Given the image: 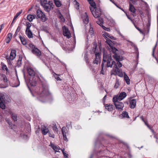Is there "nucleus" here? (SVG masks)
<instances>
[{"mask_svg":"<svg viewBox=\"0 0 158 158\" xmlns=\"http://www.w3.org/2000/svg\"><path fill=\"white\" fill-rule=\"evenodd\" d=\"M122 116L124 117H126L127 118H129L128 113L126 111H124L122 114Z\"/></svg>","mask_w":158,"mask_h":158,"instance_id":"obj_36","label":"nucleus"},{"mask_svg":"<svg viewBox=\"0 0 158 158\" xmlns=\"http://www.w3.org/2000/svg\"><path fill=\"white\" fill-rule=\"evenodd\" d=\"M127 96L126 93L125 92L121 93L119 96H118V98L119 101H121L125 98Z\"/></svg>","mask_w":158,"mask_h":158,"instance_id":"obj_15","label":"nucleus"},{"mask_svg":"<svg viewBox=\"0 0 158 158\" xmlns=\"http://www.w3.org/2000/svg\"><path fill=\"white\" fill-rule=\"evenodd\" d=\"M11 115V116L12 119L15 121L17 120V115L12 113H10Z\"/></svg>","mask_w":158,"mask_h":158,"instance_id":"obj_35","label":"nucleus"},{"mask_svg":"<svg viewBox=\"0 0 158 158\" xmlns=\"http://www.w3.org/2000/svg\"><path fill=\"white\" fill-rule=\"evenodd\" d=\"M106 35L108 37H110V35L108 33H105Z\"/></svg>","mask_w":158,"mask_h":158,"instance_id":"obj_64","label":"nucleus"},{"mask_svg":"<svg viewBox=\"0 0 158 158\" xmlns=\"http://www.w3.org/2000/svg\"><path fill=\"white\" fill-rule=\"evenodd\" d=\"M19 28V27H18L17 29L16 30V31L15 33V34L14 35V36L15 37L17 35V32L19 31L18 30Z\"/></svg>","mask_w":158,"mask_h":158,"instance_id":"obj_55","label":"nucleus"},{"mask_svg":"<svg viewBox=\"0 0 158 158\" xmlns=\"http://www.w3.org/2000/svg\"><path fill=\"white\" fill-rule=\"evenodd\" d=\"M16 51L15 50H12L10 54L9 58L10 60H13L16 56Z\"/></svg>","mask_w":158,"mask_h":158,"instance_id":"obj_13","label":"nucleus"},{"mask_svg":"<svg viewBox=\"0 0 158 158\" xmlns=\"http://www.w3.org/2000/svg\"><path fill=\"white\" fill-rule=\"evenodd\" d=\"M93 7L95 11H94V10H92L91 8L90 7V9L92 15L95 18H99L101 14V9L99 7H96V5L95 6Z\"/></svg>","mask_w":158,"mask_h":158,"instance_id":"obj_3","label":"nucleus"},{"mask_svg":"<svg viewBox=\"0 0 158 158\" xmlns=\"http://www.w3.org/2000/svg\"><path fill=\"white\" fill-rule=\"evenodd\" d=\"M140 118H141V119L142 120V121L143 122H144V121H145L144 119H143V116H141L140 117Z\"/></svg>","mask_w":158,"mask_h":158,"instance_id":"obj_59","label":"nucleus"},{"mask_svg":"<svg viewBox=\"0 0 158 158\" xmlns=\"http://www.w3.org/2000/svg\"><path fill=\"white\" fill-rule=\"evenodd\" d=\"M35 18V15H28L27 16V19L29 21L31 22Z\"/></svg>","mask_w":158,"mask_h":158,"instance_id":"obj_25","label":"nucleus"},{"mask_svg":"<svg viewBox=\"0 0 158 158\" xmlns=\"http://www.w3.org/2000/svg\"><path fill=\"white\" fill-rule=\"evenodd\" d=\"M49 146H50L55 151V152H60L59 150L60 149V148L58 146L55 145L51 143H50V144Z\"/></svg>","mask_w":158,"mask_h":158,"instance_id":"obj_16","label":"nucleus"},{"mask_svg":"<svg viewBox=\"0 0 158 158\" xmlns=\"http://www.w3.org/2000/svg\"><path fill=\"white\" fill-rule=\"evenodd\" d=\"M27 71L28 73L30 76L33 77L35 75V72L31 68H28Z\"/></svg>","mask_w":158,"mask_h":158,"instance_id":"obj_19","label":"nucleus"},{"mask_svg":"<svg viewBox=\"0 0 158 158\" xmlns=\"http://www.w3.org/2000/svg\"><path fill=\"white\" fill-rule=\"evenodd\" d=\"M6 101L4 102H0V107L2 109H4L5 108V103H6Z\"/></svg>","mask_w":158,"mask_h":158,"instance_id":"obj_33","label":"nucleus"},{"mask_svg":"<svg viewBox=\"0 0 158 158\" xmlns=\"http://www.w3.org/2000/svg\"><path fill=\"white\" fill-rule=\"evenodd\" d=\"M23 57L22 56H19V58L17 60V64L18 67L20 66L22 64V61Z\"/></svg>","mask_w":158,"mask_h":158,"instance_id":"obj_27","label":"nucleus"},{"mask_svg":"<svg viewBox=\"0 0 158 158\" xmlns=\"http://www.w3.org/2000/svg\"><path fill=\"white\" fill-rule=\"evenodd\" d=\"M105 38L106 40V43L109 45L110 47L112 46H113V44L112 43L111 41L106 37Z\"/></svg>","mask_w":158,"mask_h":158,"instance_id":"obj_30","label":"nucleus"},{"mask_svg":"<svg viewBox=\"0 0 158 158\" xmlns=\"http://www.w3.org/2000/svg\"><path fill=\"white\" fill-rule=\"evenodd\" d=\"M22 13V10L20 11L19 12L17 13L16 15L15 16L12 22H14V21Z\"/></svg>","mask_w":158,"mask_h":158,"instance_id":"obj_38","label":"nucleus"},{"mask_svg":"<svg viewBox=\"0 0 158 158\" xmlns=\"http://www.w3.org/2000/svg\"><path fill=\"white\" fill-rule=\"evenodd\" d=\"M102 28L105 30H106L108 31H110V30L109 28L103 26H102Z\"/></svg>","mask_w":158,"mask_h":158,"instance_id":"obj_46","label":"nucleus"},{"mask_svg":"<svg viewBox=\"0 0 158 158\" xmlns=\"http://www.w3.org/2000/svg\"><path fill=\"white\" fill-rule=\"evenodd\" d=\"M143 122L146 125L147 127L149 128L150 129L151 131H152L153 130L150 127V126L148 125V124L147 121H144V122Z\"/></svg>","mask_w":158,"mask_h":158,"instance_id":"obj_45","label":"nucleus"},{"mask_svg":"<svg viewBox=\"0 0 158 158\" xmlns=\"http://www.w3.org/2000/svg\"><path fill=\"white\" fill-rule=\"evenodd\" d=\"M63 34L64 36H66L68 38H70L71 35L68 29L65 26L63 27Z\"/></svg>","mask_w":158,"mask_h":158,"instance_id":"obj_9","label":"nucleus"},{"mask_svg":"<svg viewBox=\"0 0 158 158\" xmlns=\"http://www.w3.org/2000/svg\"><path fill=\"white\" fill-rule=\"evenodd\" d=\"M89 3L92 7H94L95 6V3L93 0H87Z\"/></svg>","mask_w":158,"mask_h":158,"instance_id":"obj_39","label":"nucleus"},{"mask_svg":"<svg viewBox=\"0 0 158 158\" xmlns=\"http://www.w3.org/2000/svg\"><path fill=\"white\" fill-rule=\"evenodd\" d=\"M26 34L29 38H32L33 37L32 32L30 29L26 30Z\"/></svg>","mask_w":158,"mask_h":158,"instance_id":"obj_21","label":"nucleus"},{"mask_svg":"<svg viewBox=\"0 0 158 158\" xmlns=\"http://www.w3.org/2000/svg\"><path fill=\"white\" fill-rule=\"evenodd\" d=\"M40 3L41 6L43 7L46 5V4H48V2L47 0H40Z\"/></svg>","mask_w":158,"mask_h":158,"instance_id":"obj_34","label":"nucleus"},{"mask_svg":"<svg viewBox=\"0 0 158 158\" xmlns=\"http://www.w3.org/2000/svg\"><path fill=\"white\" fill-rule=\"evenodd\" d=\"M41 132L43 135H45L49 132V129L48 128L44 125H42L41 127Z\"/></svg>","mask_w":158,"mask_h":158,"instance_id":"obj_11","label":"nucleus"},{"mask_svg":"<svg viewBox=\"0 0 158 158\" xmlns=\"http://www.w3.org/2000/svg\"><path fill=\"white\" fill-rule=\"evenodd\" d=\"M119 85V83L118 81V79H116V82L114 86V87L115 89H117Z\"/></svg>","mask_w":158,"mask_h":158,"instance_id":"obj_40","label":"nucleus"},{"mask_svg":"<svg viewBox=\"0 0 158 158\" xmlns=\"http://www.w3.org/2000/svg\"><path fill=\"white\" fill-rule=\"evenodd\" d=\"M114 105L116 109L120 111L123 110V108L124 107L123 103L122 102H116L114 103Z\"/></svg>","mask_w":158,"mask_h":158,"instance_id":"obj_10","label":"nucleus"},{"mask_svg":"<svg viewBox=\"0 0 158 158\" xmlns=\"http://www.w3.org/2000/svg\"><path fill=\"white\" fill-rule=\"evenodd\" d=\"M75 5L77 6L76 9H79V4L77 1H76Z\"/></svg>","mask_w":158,"mask_h":158,"instance_id":"obj_50","label":"nucleus"},{"mask_svg":"<svg viewBox=\"0 0 158 158\" xmlns=\"http://www.w3.org/2000/svg\"><path fill=\"white\" fill-rule=\"evenodd\" d=\"M109 38H111V39L115 40L114 37L112 35H110Z\"/></svg>","mask_w":158,"mask_h":158,"instance_id":"obj_61","label":"nucleus"},{"mask_svg":"<svg viewBox=\"0 0 158 158\" xmlns=\"http://www.w3.org/2000/svg\"><path fill=\"white\" fill-rule=\"evenodd\" d=\"M2 69L3 70H5L7 69L6 66L5 64L3 65L2 67Z\"/></svg>","mask_w":158,"mask_h":158,"instance_id":"obj_52","label":"nucleus"},{"mask_svg":"<svg viewBox=\"0 0 158 158\" xmlns=\"http://www.w3.org/2000/svg\"><path fill=\"white\" fill-rule=\"evenodd\" d=\"M85 17L84 19V22L85 24H87L89 22V18L86 12L84 13Z\"/></svg>","mask_w":158,"mask_h":158,"instance_id":"obj_22","label":"nucleus"},{"mask_svg":"<svg viewBox=\"0 0 158 158\" xmlns=\"http://www.w3.org/2000/svg\"><path fill=\"white\" fill-rule=\"evenodd\" d=\"M111 2H112L113 3H114L117 7L119 8L118 6L114 2V1L112 0H110Z\"/></svg>","mask_w":158,"mask_h":158,"instance_id":"obj_57","label":"nucleus"},{"mask_svg":"<svg viewBox=\"0 0 158 158\" xmlns=\"http://www.w3.org/2000/svg\"><path fill=\"white\" fill-rule=\"evenodd\" d=\"M129 10L131 12L133 13H135L136 11V9L135 8L134 6L131 3H130L129 4Z\"/></svg>","mask_w":158,"mask_h":158,"instance_id":"obj_23","label":"nucleus"},{"mask_svg":"<svg viewBox=\"0 0 158 158\" xmlns=\"http://www.w3.org/2000/svg\"><path fill=\"white\" fill-rule=\"evenodd\" d=\"M95 59L93 61L94 64L97 65H99L101 62V56L99 53H96L95 54Z\"/></svg>","mask_w":158,"mask_h":158,"instance_id":"obj_7","label":"nucleus"},{"mask_svg":"<svg viewBox=\"0 0 158 158\" xmlns=\"http://www.w3.org/2000/svg\"><path fill=\"white\" fill-rule=\"evenodd\" d=\"M5 70L6 71V74H8V73H9V69H6Z\"/></svg>","mask_w":158,"mask_h":158,"instance_id":"obj_62","label":"nucleus"},{"mask_svg":"<svg viewBox=\"0 0 158 158\" xmlns=\"http://www.w3.org/2000/svg\"><path fill=\"white\" fill-rule=\"evenodd\" d=\"M30 85L31 86H35L36 84V81L34 80H32L30 82Z\"/></svg>","mask_w":158,"mask_h":158,"instance_id":"obj_41","label":"nucleus"},{"mask_svg":"<svg viewBox=\"0 0 158 158\" xmlns=\"http://www.w3.org/2000/svg\"><path fill=\"white\" fill-rule=\"evenodd\" d=\"M53 130L55 132H56L57 133L58 131V129L56 126H54V127H53Z\"/></svg>","mask_w":158,"mask_h":158,"instance_id":"obj_47","label":"nucleus"},{"mask_svg":"<svg viewBox=\"0 0 158 158\" xmlns=\"http://www.w3.org/2000/svg\"><path fill=\"white\" fill-rule=\"evenodd\" d=\"M89 32L91 34H92L93 32V28H90L89 31Z\"/></svg>","mask_w":158,"mask_h":158,"instance_id":"obj_56","label":"nucleus"},{"mask_svg":"<svg viewBox=\"0 0 158 158\" xmlns=\"http://www.w3.org/2000/svg\"><path fill=\"white\" fill-rule=\"evenodd\" d=\"M113 101L114 102V104L116 102H118V101L119 100L118 98V96L116 97H114L113 98Z\"/></svg>","mask_w":158,"mask_h":158,"instance_id":"obj_44","label":"nucleus"},{"mask_svg":"<svg viewBox=\"0 0 158 158\" xmlns=\"http://www.w3.org/2000/svg\"><path fill=\"white\" fill-rule=\"evenodd\" d=\"M84 58H85V61L86 62H87V61L88 60V55H87V53H85V54Z\"/></svg>","mask_w":158,"mask_h":158,"instance_id":"obj_49","label":"nucleus"},{"mask_svg":"<svg viewBox=\"0 0 158 158\" xmlns=\"http://www.w3.org/2000/svg\"><path fill=\"white\" fill-rule=\"evenodd\" d=\"M48 90L47 88H43L41 93L40 94V97L46 96L47 95Z\"/></svg>","mask_w":158,"mask_h":158,"instance_id":"obj_17","label":"nucleus"},{"mask_svg":"<svg viewBox=\"0 0 158 158\" xmlns=\"http://www.w3.org/2000/svg\"><path fill=\"white\" fill-rule=\"evenodd\" d=\"M61 130L64 139L65 141H67L68 140L66 136L68 134V133L66 127H63L62 128Z\"/></svg>","mask_w":158,"mask_h":158,"instance_id":"obj_12","label":"nucleus"},{"mask_svg":"<svg viewBox=\"0 0 158 158\" xmlns=\"http://www.w3.org/2000/svg\"><path fill=\"white\" fill-rule=\"evenodd\" d=\"M97 23L100 26L102 27L103 24V20L102 18H99L98 21H97Z\"/></svg>","mask_w":158,"mask_h":158,"instance_id":"obj_29","label":"nucleus"},{"mask_svg":"<svg viewBox=\"0 0 158 158\" xmlns=\"http://www.w3.org/2000/svg\"><path fill=\"white\" fill-rule=\"evenodd\" d=\"M37 16L38 18L40 19L42 22H44L47 21V19L44 13L40 10L36 11Z\"/></svg>","mask_w":158,"mask_h":158,"instance_id":"obj_5","label":"nucleus"},{"mask_svg":"<svg viewBox=\"0 0 158 158\" xmlns=\"http://www.w3.org/2000/svg\"><path fill=\"white\" fill-rule=\"evenodd\" d=\"M6 96L3 94L0 93V102L6 101Z\"/></svg>","mask_w":158,"mask_h":158,"instance_id":"obj_26","label":"nucleus"},{"mask_svg":"<svg viewBox=\"0 0 158 158\" xmlns=\"http://www.w3.org/2000/svg\"><path fill=\"white\" fill-rule=\"evenodd\" d=\"M97 44L96 42H94L93 43V47L92 48V51L93 52H94L95 54L96 53H98L97 52Z\"/></svg>","mask_w":158,"mask_h":158,"instance_id":"obj_20","label":"nucleus"},{"mask_svg":"<svg viewBox=\"0 0 158 158\" xmlns=\"http://www.w3.org/2000/svg\"><path fill=\"white\" fill-rule=\"evenodd\" d=\"M6 121L9 124L10 127L11 129H13V128H14L15 127V126L14 125H12L11 124V123H10L9 120H7Z\"/></svg>","mask_w":158,"mask_h":158,"instance_id":"obj_42","label":"nucleus"},{"mask_svg":"<svg viewBox=\"0 0 158 158\" xmlns=\"http://www.w3.org/2000/svg\"><path fill=\"white\" fill-rule=\"evenodd\" d=\"M109 49L110 52H111L114 53V55L112 56L117 61L118 67H121L122 65V63L120 62V61H122L123 60V58L122 56L117 54V53L118 51V50L113 46L110 47Z\"/></svg>","mask_w":158,"mask_h":158,"instance_id":"obj_2","label":"nucleus"},{"mask_svg":"<svg viewBox=\"0 0 158 158\" xmlns=\"http://www.w3.org/2000/svg\"><path fill=\"white\" fill-rule=\"evenodd\" d=\"M124 79L127 84L129 85L130 84V79L128 76L124 73Z\"/></svg>","mask_w":158,"mask_h":158,"instance_id":"obj_31","label":"nucleus"},{"mask_svg":"<svg viewBox=\"0 0 158 158\" xmlns=\"http://www.w3.org/2000/svg\"><path fill=\"white\" fill-rule=\"evenodd\" d=\"M19 38L20 39L22 44H23V45H25L26 44V41L25 39L23 37H22L21 36H19Z\"/></svg>","mask_w":158,"mask_h":158,"instance_id":"obj_37","label":"nucleus"},{"mask_svg":"<svg viewBox=\"0 0 158 158\" xmlns=\"http://www.w3.org/2000/svg\"><path fill=\"white\" fill-rule=\"evenodd\" d=\"M106 95L104 96V97H103V100L105 101V99H106Z\"/></svg>","mask_w":158,"mask_h":158,"instance_id":"obj_63","label":"nucleus"},{"mask_svg":"<svg viewBox=\"0 0 158 158\" xmlns=\"http://www.w3.org/2000/svg\"><path fill=\"white\" fill-rule=\"evenodd\" d=\"M48 135L50 137L54 138L55 137V135L53 134H52L51 133L49 132Z\"/></svg>","mask_w":158,"mask_h":158,"instance_id":"obj_51","label":"nucleus"},{"mask_svg":"<svg viewBox=\"0 0 158 158\" xmlns=\"http://www.w3.org/2000/svg\"><path fill=\"white\" fill-rule=\"evenodd\" d=\"M136 100L135 99H133L130 102L129 106L132 109L134 108L136 105Z\"/></svg>","mask_w":158,"mask_h":158,"instance_id":"obj_14","label":"nucleus"},{"mask_svg":"<svg viewBox=\"0 0 158 158\" xmlns=\"http://www.w3.org/2000/svg\"><path fill=\"white\" fill-rule=\"evenodd\" d=\"M12 38V34L11 33H9L7 35V38L6 39V43H9L10 41Z\"/></svg>","mask_w":158,"mask_h":158,"instance_id":"obj_28","label":"nucleus"},{"mask_svg":"<svg viewBox=\"0 0 158 158\" xmlns=\"http://www.w3.org/2000/svg\"><path fill=\"white\" fill-rule=\"evenodd\" d=\"M55 78L57 80H60V81L61 79L59 77L58 75L56 74L55 76Z\"/></svg>","mask_w":158,"mask_h":158,"instance_id":"obj_53","label":"nucleus"},{"mask_svg":"<svg viewBox=\"0 0 158 158\" xmlns=\"http://www.w3.org/2000/svg\"><path fill=\"white\" fill-rule=\"evenodd\" d=\"M26 30H28L30 29V27L31 26V24L29 23V22L26 23Z\"/></svg>","mask_w":158,"mask_h":158,"instance_id":"obj_43","label":"nucleus"},{"mask_svg":"<svg viewBox=\"0 0 158 158\" xmlns=\"http://www.w3.org/2000/svg\"><path fill=\"white\" fill-rule=\"evenodd\" d=\"M128 42H129L130 43V44L133 47H134V50H135V53L137 54L138 56L139 55V52H138V49L137 48V47H136V46L132 42L130 41H128Z\"/></svg>","mask_w":158,"mask_h":158,"instance_id":"obj_18","label":"nucleus"},{"mask_svg":"<svg viewBox=\"0 0 158 158\" xmlns=\"http://www.w3.org/2000/svg\"><path fill=\"white\" fill-rule=\"evenodd\" d=\"M118 34H119V35H120V36L121 37L123 38V37H124L123 36V35L120 33V32L118 31Z\"/></svg>","mask_w":158,"mask_h":158,"instance_id":"obj_58","label":"nucleus"},{"mask_svg":"<svg viewBox=\"0 0 158 158\" xmlns=\"http://www.w3.org/2000/svg\"><path fill=\"white\" fill-rule=\"evenodd\" d=\"M29 46L31 49L32 52L38 56H40L41 55V53L40 51L35 46L31 44H29Z\"/></svg>","mask_w":158,"mask_h":158,"instance_id":"obj_4","label":"nucleus"},{"mask_svg":"<svg viewBox=\"0 0 158 158\" xmlns=\"http://www.w3.org/2000/svg\"><path fill=\"white\" fill-rule=\"evenodd\" d=\"M55 3L57 7H60L61 5V3L59 0H54Z\"/></svg>","mask_w":158,"mask_h":158,"instance_id":"obj_32","label":"nucleus"},{"mask_svg":"<svg viewBox=\"0 0 158 158\" xmlns=\"http://www.w3.org/2000/svg\"><path fill=\"white\" fill-rule=\"evenodd\" d=\"M113 106H114L112 105L106 104L105 106L106 109L110 111H111L113 110Z\"/></svg>","mask_w":158,"mask_h":158,"instance_id":"obj_24","label":"nucleus"},{"mask_svg":"<svg viewBox=\"0 0 158 158\" xmlns=\"http://www.w3.org/2000/svg\"><path fill=\"white\" fill-rule=\"evenodd\" d=\"M61 150L62 151V152H63V154L64 156V157L66 158L68 157V155L67 153H66L64 152V150H63L61 149Z\"/></svg>","mask_w":158,"mask_h":158,"instance_id":"obj_48","label":"nucleus"},{"mask_svg":"<svg viewBox=\"0 0 158 158\" xmlns=\"http://www.w3.org/2000/svg\"><path fill=\"white\" fill-rule=\"evenodd\" d=\"M3 27V24H2L0 25V31H1V30L2 28V27Z\"/></svg>","mask_w":158,"mask_h":158,"instance_id":"obj_60","label":"nucleus"},{"mask_svg":"<svg viewBox=\"0 0 158 158\" xmlns=\"http://www.w3.org/2000/svg\"><path fill=\"white\" fill-rule=\"evenodd\" d=\"M1 80L3 81L4 83V85H3V86H2V87L5 88L7 87L8 84V82L7 77L6 75L2 74L1 75Z\"/></svg>","mask_w":158,"mask_h":158,"instance_id":"obj_8","label":"nucleus"},{"mask_svg":"<svg viewBox=\"0 0 158 158\" xmlns=\"http://www.w3.org/2000/svg\"><path fill=\"white\" fill-rule=\"evenodd\" d=\"M103 64L104 63H106V66L107 67L112 68L113 65V69L116 74L120 77L123 76L122 70L119 69L118 67L117 63L114 61L112 59L111 56L110 55H107L105 53L103 55Z\"/></svg>","mask_w":158,"mask_h":158,"instance_id":"obj_1","label":"nucleus"},{"mask_svg":"<svg viewBox=\"0 0 158 158\" xmlns=\"http://www.w3.org/2000/svg\"><path fill=\"white\" fill-rule=\"evenodd\" d=\"M53 6L54 5L53 3L49 1L48 3L46 4V5L43 6V7L45 11L47 12H49L51 10L53 9Z\"/></svg>","mask_w":158,"mask_h":158,"instance_id":"obj_6","label":"nucleus"},{"mask_svg":"<svg viewBox=\"0 0 158 158\" xmlns=\"http://www.w3.org/2000/svg\"><path fill=\"white\" fill-rule=\"evenodd\" d=\"M102 70H101V71L100 72V73L101 74H104V73H103V62H102Z\"/></svg>","mask_w":158,"mask_h":158,"instance_id":"obj_54","label":"nucleus"}]
</instances>
